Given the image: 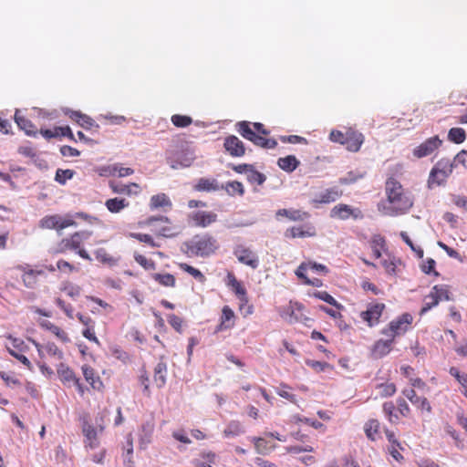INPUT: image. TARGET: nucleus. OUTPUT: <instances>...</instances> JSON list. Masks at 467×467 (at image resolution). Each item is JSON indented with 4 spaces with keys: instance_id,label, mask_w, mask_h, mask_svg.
Listing matches in <instances>:
<instances>
[{
    "instance_id": "50",
    "label": "nucleus",
    "mask_w": 467,
    "mask_h": 467,
    "mask_svg": "<svg viewBox=\"0 0 467 467\" xmlns=\"http://www.w3.org/2000/svg\"><path fill=\"white\" fill-rule=\"evenodd\" d=\"M383 412L385 416L387 417L388 420L390 423H397L399 420V417L397 413H395V405L392 401H387L383 403L382 406Z\"/></svg>"
},
{
    "instance_id": "60",
    "label": "nucleus",
    "mask_w": 467,
    "mask_h": 467,
    "mask_svg": "<svg viewBox=\"0 0 467 467\" xmlns=\"http://www.w3.org/2000/svg\"><path fill=\"white\" fill-rule=\"evenodd\" d=\"M73 175L74 171L72 170L57 169L55 180L60 184H65L67 180H70L73 177Z\"/></svg>"
},
{
    "instance_id": "48",
    "label": "nucleus",
    "mask_w": 467,
    "mask_h": 467,
    "mask_svg": "<svg viewBox=\"0 0 467 467\" xmlns=\"http://www.w3.org/2000/svg\"><path fill=\"white\" fill-rule=\"evenodd\" d=\"M448 140L453 143L461 144L466 140V133L462 128H451L448 132Z\"/></svg>"
},
{
    "instance_id": "59",
    "label": "nucleus",
    "mask_w": 467,
    "mask_h": 467,
    "mask_svg": "<svg viewBox=\"0 0 467 467\" xmlns=\"http://www.w3.org/2000/svg\"><path fill=\"white\" fill-rule=\"evenodd\" d=\"M364 176L365 173L349 171L345 177L339 179V183L342 185L353 184L358 180L362 179Z\"/></svg>"
},
{
    "instance_id": "64",
    "label": "nucleus",
    "mask_w": 467,
    "mask_h": 467,
    "mask_svg": "<svg viewBox=\"0 0 467 467\" xmlns=\"http://www.w3.org/2000/svg\"><path fill=\"white\" fill-rule=\"evenodd\" d=\"M397 406L398 411L401 416L409 417L410 415L411 410L404 399L399 398L397 400Z\"/></svg>"
},
{
    "instance_id": "28",
    "label": "nucleus",
    "mask_w": 467,
    "mask_h": 467,
    "mask_svg": "<svg viewBox=\"0 0 467 467\" xmlns=\"http://www.w3.org/2000/svg\"><path fill=\"white\" fill-rule=\"evenodd\" d=\"M393 342L394 339L392 337H389L385 340L379 339L376 341L371 349L372 356L376 358H380L388 355L392 349Z\"/></svg>"
},
{
    "instance_id": "38",
    "label": "nucleus",
    "mask_w": 467,
    "mask_h": 467,
    "mask_svg": "<svg viewBox=\"0 0 467 467\" xmlns=\"http://www.w3.org/2000/svg\"><path fill=\"white\" fill-rule=\"evenodd\" d=\"M199 456L200 458L193 462L195 467H213V464H214L217 460L216 453L211 451H202Z\"/></svg>"
},
{
    "instance_id": "57",
    "label": "nucleus",
    "mask_w": 467,
    "mask_h": 467,
    "mask_svg": "<svg viewBox=\"0 0 467 467\" xmlns=\"http://www.w3.org/2000/svg\"><path fill=\"white\" fill-rule=\"evenodd\" d=\"M130 236L139 242L145 243L149 244L150 247H160V244H157L152 236L148 234H141V233H133L130 234Z\"/></svg>"
},
{
    "instance_id": "45",
    "label": "nucleus",
    "mask_w": 467,
    "mask_h": 467,
    "mask_svg": "<svg viewBox=\"0 0 467 467\" xmlns=\"http://www.w3.org/2000/svg\"><path fill=\"white\" fill-rule=\"evenodd\" d=\"M398 265H400V260L391 255H388L387 258H384L381 261V265L384 267L386 273L389 275H397Z\"/></svg>"
},
{
    "instance_id": "19",
    "label": "nucleus",
    "mask_w": 467,
    "mask_h": 467,
    "mask_svg": "<svg viewBox=\"0 0 467 467\" xmlns=\"http://www.w3.org/2000/svg\"><path fill=\"white\" fill-rule=\"evenodd\" d=\"M317 234L315 226L312 223H306L298 226H292L288 228L285 236L287 238H305L313 237Z\"/></svg>"
},
{
    "instance_id": "5",
    "label": "nucleus",
    "mask_w": 467,
    "mask_h": 467,
    "mask_svg": "<svg viewBox=\"0 0 467 467\" xmlns=\"http://www.w3.org/2000/svg\"><path fill=\"white\" fill-rule=\"evenodd\" d=\"M329 140L332 142L345 145L348 151L358 152L364 143L365 137L358 130L353 128H348L345 131L337 130H331Z\"/></svg>"
},
{
    "instance_id": "42",
    "label": "nucleus",
    "mask_w": 467,
    "mask_h": 467,
    "mask_svg": "<svg viewBox=\"0 0 467 467\" xmlns=\"http://www.w3.org/2000/svg\"><path fill=\"white\" fill-rule=\"evenodd\" d=\"M154 431V423L151 421H147L141 425L140 434V442L141 445H148L151 441V438Z\"/></svg>"
},
{
    "instance_id": "23",
    "label": "nucleus",
    "mask_w": 467,
    "mask_h": 467,
    "mask_svg": "<svg viewBox=\"0 0 467 467\" xmlns=\"http://www.w3.org/2000/svg\"><path fill=\"white\" fill-rule=\"evenodd\" d=\"M81 370L86 381L91 386V388L98 391H103L104 383L100 377L96 373L95 369L88 364H84L81 367Z\"/></svg>"
},
{
    "instance_id": "11",
    "label": "nucleus",
    "mask_w": 467,
    "mask_h": 467,
    "mask_svg": "<svg viewBox=\"0 0 467 467\" xmlns=\"http://www.w3.org/2000/svg\"><path fill=\"white\" fill-rule=\"evenodd\" d=\"M442 140L438 135L431 137L415 147L412 150V155L416 159H421L431 155L441 146Z\"/></svg>"
},
{
    "instance_id": "9",
    "label": "nucleus",
    "mask_w": 467,
    "mask_h": 467,
    "mask_svg": "<svg viewBox=\"0 0 467 467\" xmlns=\"http://www.w3.org/2000/svg\"><path fill=\"white\" fill-rule=\"evenodd\" d=\"M15 269L20 271L22 273L21 279L23 285L29 289H34L36 287L38 284L39 276L45 275V271L42 269H34L31 265H17L15 266Z\"/></svg>"
},
{
    "instance_id": "20",
    "label": "nucleus",
    "mask_w": 467,
    "mask_h": 467,
    "mask_svg": "<svg viewBox=\"0 0 467 467\" xmlns=\"http://www.w3.org/2000/svg\"><path fill=\"white\" fill-rule=\"evenodd\" d=\"M235 325V314L229 306H224L222 309L220 322L216 326L214 332L219 333L231 329Z\"/></svg>"
},
{
    "instance_id": "47",
    "label": "nucleus",
    "mask_w": 467,
    "mask_h": 467,
    "mask_svg": "<svg viewBox=\"0 0 467 467\" xmlns=\"http://www.w3.org/2000/svg\"><path fill=\"white\" fill-rule=\"evenodd\" d=\"M94 254L96 260L104 265H113L117 262L105 248H98L95 250Z\"/></svg>"
},
{
    "instance_id": "49",
    "label": "nucleus",
    "mask_w": 467,
    "mask_h": 467,
    "mask_svg": "<svg viewBox=\"0 0 467 467\" xmlns=\"http://www.w3.org/2000/svg\"><path fill=\"white\" fill-rule=\"evenodd\" d=\"M377 389L379 390V394L382 398L391 397L396 391V385L392 382H385L377 385Z\"/></svg>"
},
{
    "instance_id": "53",
    "label": "nucleus",
    "mask_w": 467,
    "mask_h": 467,
    "mask_svg": "<svg viewBox=\"0 0 467 467\" xmlns=\"http://www.w3.org/2000/svg\"><path fill=\"white\" fill-rule=\"evenodd\" d=\"M171 121L177 128H186L192 123V119L187 115L174 114L171 118Z\"/></svg>"
},
{
    "instance_id": "12",
    "label": "nucleus",
    "mask_w": 467,
    "mask_h": 467,
    "mask_svg": "<svg viewBox=\"0 0 467 467\" xmlns=\"http://www.w3.org/2000/svg\"><path fill=\"white\" fill-rule=\"evenodd\" d=\"M217 214L210 211H195L188 214V222L194 227L206 228L217 221Z\"/></svg>"
},
{
    "instance_id": "17",
    "label": "nucleus",
    "mask_w": 467,
    "mask_h": 467,
    "mask_svg": "<svg viewBox=\"0 0 467 467\" xmlns=\"http://www.w3.org/2000/svg\"><path fill=\"white\" fill-rule=\"evenodd\" d=\"M36 348L40 358L46 356L61 360L64 357L63 351L54 342H47L45 345L40 344L35 339H29Z\"/></svg>"
},
{
    "instance_id": "24",
    "label": "nucleus",
    "mask_w": 467,
    "mask_h": 467,
    "mask_svg": "<svg viewBox=\"0 0 467 467\" xmlns=\"http://www.w3.org/2000/svg\"><path fill=\"white\" fill-rule=\"evenodd\" d=\"M82 432L85 436V446L89 449H96L99 446L98 438V430L88 421L85 420L82 424Z\"/></svg>"
},
{
    "instance_id": "35",
    "label": "nucleus",
    "mask_w": 467,
    "mask_h": 467,
    "mask_svg": "<svg viewBox=\"0 0 467 467\" xmlns=\"http://www.w3.org/2000/svg\"><path fill=\"white\" fill-rule=\"evenodd\" d=\"M105 206L109 212L112 213H119L122 210L130 206V202L124 198L114 197L108 199L105 202Z\"/></svg>"
},
{
    "instance_id": "61",
    "label": "nucleus",
    "mask_w": 467,
    "mask_h": 467,
    "mask_svg": "<svg viewBox=\"0 0 467 467\" xmlns=\"http://www.w3.org/2000/svg\"><path fill=\"white\" fill-rule=\"evenodd\" d=\"M57 269L58 271H60L61 273H66V274H71L73 272L78 271V268L74 265L70 264L69 262H67L64 259H59L57 262Z\"/></svg>"
},
{
    "instance_id": "27",
    "label": "nucleus",
    "mask_w": 467,
    "mask_h": 467,
    "mask_svg": "<svg viewBox=\"0 0 467 467\" xmlns=\"http://www.w3.org/2000/svg\"><path fill=\"white\" fill-rule=\"evenodd\" d=\"M276 218L286 217L290 221L303 222L310 217L308 212L298 209H279L275 213Z\"/></svg>"
},
{
    "instance_id": "10",
    "label": "nucleus",
    "mask_w": 467,
    "mask_h": 467,
    "mask_svg": "<svg viewBox=\"0 0 467 467\" xmlns=\"http://www.w3.org/2000/svg\"><path fill=\"white\" fill-rule=\"evenodd\" d=\"M305 310L303 304L290 301L282 317L290 324L306 323L309 318Z\"/></svg>"
},
{
    "instance_id": "62",
    "label": "nucleus",
    "mask_w": 467,
    "mask_h": 467,
    "mask_svg": "<svg viewBox=\"0 0 467 467\" xmlns=\"http://www.w3.org/2000/svg\"><path fill=\"white\" fill-rule=\"evenodd\" d=\"M288 389H290V387L288 385L281 384L280 389L277 390V394L280 397L286 399L287 400H289L293 403H296V396L294 394L290 393L288 391Z\"/></svg>"
},
{
    "instance_id": "4",
    "label": "nucleus",
    "mask_w": 467,
    "mask_h": 467,
    "mask_svg": "<svg viewBox=\"0 0 467 467\" xmlns=\"http://www.w3.org/2000/svg\"><path fill=\"white\" fill-rule=\"evenodd\" d=\"M74 218H79L88 223L97 220L96 217L85 213H77L75 215L66 214L64 216L56 213L46 215L40 219L38 227L43 230H55L57 233H61L66 228L76 227L78 225Z\"/></svg>"
},
{
    "instance_id": "46",
    "label": "nucleus",
    "mask_w": 467,
    "mask_h": 467,
    "mask_svg": "<svg viewBox=\"0 0 467 467\" xmlns=\"http://www.w3.org/2000/svg\"><path fill=\"white\" fill-rule=\"evenodd\" d=\"M152 278L154 281H156L157 283H159L160 285H161L163 286L174 287L175 284H176L175 277L171 274H169V273H166V274L156 273V274L152 275Z\"/></svg>"
},
{
    "instance_id": "37",
    "label": "nucleus",
    "mask_w": 467,
    "mask_h": 467,
    "mask_svg": "<svg viewBox=\"0 0 467 467\" xmlns=\"http://www.w3.org/2000/svg\"><path fill=\"white\" fill-rule=\"evenodd\" d=\"M167 366L159 362L154 368L153 381L157 388L161 389L166 384Z\"/></svg>"
},
{
    "instance_id": "34",
    "label": "nucleus",
    "mask_w": 467,
    "mask_h": 467,
    "mask_svg": "<svg viewBox=\"0 0 467 467\" xmlns=\"http://www.w3.org/2000/svg\"><path fill=\"white\" fill-rule=\"evenodd\" d=\"M342 195V191L337 187L325 190L319 196L315 199L317 203H329L337 201Z\"/></svg>"
},
{
    "instance_id": "15",
    "label": "nucleus",
    "mask_w": 467,
    "mask_h": 467,
    "mask_svg": "<svg viewBox=\"0 0 467 467\" xmlns=\"http://www.w3.org/2000/svg\"><path fill=\"white\" fill-rule=\"evenodd\" d=\"M331 217L340 220H348L349 218L361 219L363 217L362 212L358 208H352L351 206L340 203L333 207L331 210Z\"/></svg>"
},
{
    "instance_id": "18",
    "label": "nucleus",
    "mask_w": 467,
    "mask_h": 467,
    "mask_svg": "<svg viewBox=\"0 0 467 467\" xmlns=\"http://www.w3.org/2000/svg\"><path fill=\"white\" fill-rule=\"evenodd\" d=\"M109 186L114 194H123L129 197L138 196L142 192L141 186L137 182L124 184L109 182Z\"/></svg>"
},
{
    "instance_id": "55",
    "label": "nucleus",
    "mask_w": 467,
    "mask_h": 467,
    "mask_svg": "<svg viewBox=\"0 0 467 467\" xmlns=\"http://www.w3.org/2000/svg\"><path fill=\"white\" fill-rule=\"evenodd\" d=\"M449 373L452 376L457 382L461 385L462 389L467 388V373L461 372L456 367H451Z\"/></svg>"
},
{
    "instance_id": "58",
    "label": "nucleus",
    "mask_w": 467,
    "mask_h": 467,
    "mask_svg": "<svg viewBox=\"0 0 467 467\" xmlns=\"http://www.w3.org/2000/svg\"><path fill=\"white\" fill-rule=\"evenodd\" d=\"M385 240L380 236H376L371 242V250L375 258L381 256V250L384 248Z\"/></svg>"
},
{
    "instance_id": "7",
    "label": "nucleus",
    "mask_w": 467,
    "mask_h": 467,
    "mask_svg": "<svg viewBox=\"0 0 467 467\" xmlns=\"http://www.w3.org/2000/svg\"><path fill=\"white\" fill-rule=\"evenodd\" d=\"M237 132L245 140L252 141L255 146L264 149H275L277 142L275 139H267L256 134L253 125L249 121H239L235 124Z\"/></svg>"
},
{
    "instance_id": "56",
    "label": "nucleus",
    "mask_w": 467,
    "mask_h": 467,
    "mask_svg": "<svg viewBox=\"0 0 467 467\" xmlns=\"http://www.w3.org/2000/svg\"><path fill=\"white\" fill-rule=\"evenodd\" d=\"M134 259L145 270H154L156 268V263L142 254H135Z\"/></svg>"
},
{
    "instance_id": "51",
    "label": "nucleus",
    "mask_w": 467,
    "mask_h": 467,
    "mask_svg": "<svg viewBox=\"0 0 467 467\" xmlns=\"http://www.w3.org/2000/svg\"><path fill=\"white\" fill-rule=\"evenodd\" d=\"M246 177L249 182L257 185H262L266 180L265 175L256 171L253 165L247 172Z\"/></svg>"
},
{
    "instance_id": "43",
    "label": "nucleus",
    "mask_w": 467,
    "mask_h": 467,
    "mask_svg": "<svg viewBox=\"0 0 467 467\" xmlns=\"http://www.w3.org/2000/svg\"><path fill=\"white\" fill-rule=\"evenodd\" d=\"M440 301L441 296L431 290V293L424 298V306L420 309V315L422 316L427 313L432 307L436 306Z\"/></svg>"
},
{
    "instance_id": "16",
    "label": "nucleus",
    "mask_w": 467,
    "mask_h": 467,
    "mask_svg": "<svg viewBox=\"0 0 467 467\" xmlns=\"http://www.w3.org/2000/svg\"><path fill=\"white\" fill-rule=\"evenodd\" d=\"M223 148L232 157L238 158L245 154L244 142L235 135H228L224 138Z\"/></svg>"
},
{
    "instance_id": "6",
    "label": "nucleus",
    "mask_w": 467,
    "mask_h": 467,
    "mask_svg": "<svg viewBox=\"0 0 467 467\" xmlns=\"http://www.w3.org/2000/svg\"><path fill=\"white\" fill-rule=\"evenodd\" d=\"M454 167V162L451 161L449 159H441L438 161L430 171L427 180L428 189L444 185L448 178L451 175Z\"/></svg>"
},
{
    "instance_id": "31",
    "label": "nucleus",
    "mask_w": 467,
    "mask_h": 467,
    "mask_svg": "<svg viewBox=\"0 0 467 467\" xmlns=\"http://www.w3.org/2000/svg\"><path fill=\"white\" fill-rule=\"evenodd\" d=\"M227 285L235 293L240 300L247 302L246 290L233 273H228L227 275Z\"/></svg>"
},
{
    "instance_id": "26",
    "label": "nucleus",
    "mask_w": 467,
    "mask_h": 467,
    "mask_svg": "<svg viewBox=\"0 0 467 467\" xmlns=\"http://www.w3.org/2000/svg\"><path fill=\"white\" fill-rule=\"evenodd\" d=\"M385 435H386L388 441L389 442V454L397 462L403 461L404 458H403L402 454L400 452V451L403 450V448H402L400 442L396 438L394 432L387 429V430H385Z\"/></svg>"
},
{
    "instance_id": "63",
    "label": "nucleus",
    "mask_w": 467,
    "mask_h": 467,
    "mask_svg": "<svg viewBox=\"0 0 467 467\" xmlns=\"http://www.w3.org/2000/svg\"><path fill=\"white\" fill-rule=\"evenodd\" d=\"M306 364L317 372L324 371L327 368H330V365L327 362L313 359H306Z\"/></svg>"
},
{
    "instance_id": "41",
    "label": "nucleus",
    "mask_w": 467,
    "mask_h": 467,
    "mask_svg": "<svg viewBox=\"0 0 467 467\" xmlns=\"http://www.w3.org/2000/svg\"><path fill=\"white\" fill-rule=\"evenodd\" d=\"M299 161L294 155H288L283 158H279L277 164L285 171L292 172L299 165Z\"/></svg>"
},
{
    "instance_id": "33",
    "label": "nucleus",
    "mask_w": 467,
    "mask_h": 467,
    "mask_svg": "<svg viewBox=\"0 0 467 467\" xmlns=\"http://www.w3.org/2000/svg\"><path fill=\"white\" fill-rule=\"evenodd\" d=\"M40 326L50 331L53 335H55L61 342L63 343H68L70 342V338L68 337V334L64 330L62 329L61 327H59L58 326L51 323L50 321L48 320H44L40 323Z\"/></svg>"
},
{
    "instance_id": "14",
    "label": "nucleus",
    "mask_w": 467,
    "mask_h": 467,
    "mask_svg": "<svg viewBox=\"0 0 467 467\" xmlns=\"http://www.w3.org/2000/svg\"><path fill=\"white\" fill-rule=\"evenodd\" d=\"M384 309L385 305L383 303L370 304L367 310L360 313V317L368 327H374L379 324Z\"/></svg>"
},
{
    "instance_id": "1",
    "label": "nucleus",
    "mask_w": 467,
    "mask_h": 467,
    "mask_svg": "<svg viewBox=\"0 0 467 467\" xmlns=\"http://www.w3.org/2000/svg\"><path fill=\"white\" fill-rule=\"evenodd\" d=\"M385 194L395 215L406 213L413 206V196L394 177L387 179L385 182Z\"/></svg>"
},
{
    "instance_id": "40",
    "label": "nucleus",
    "mask_w": 467,
    "mask_h": 467,
    "mask_svg": "<svg viewBox=\"0 0 467 467\" xmlns=\"http://www.w3.org/2000/svg\"><path fill=\"white\" fill-rule=\"evenodd\" d=\"M15 121L16 122L17 126L25 130V132L27 134V135H35L36 134V131H35V127L34 125L32 124V122L27 119L25 116H23L21 114V111L19 109H16V113H15Z\"/></svg>"
},
{
    "instance_id": "22",
    "label": "nucleus",
    "mask_w": 467,
    "mask_h": 467,
    "mask_svg": "<svg viewBox=\"0 0 467 467\" xmlns=\"http://www.w3.org/2000/svg\"><path fill=\"white\" fill-rule=\"evenodd\" d=\"M402 394L419 410L431 413L432 408L425 397L418 396L413 389H404Z\"/></svg>"
},
{
    "instance_id": "54",
    "label": "nucleus",
    "mask_w": 467,
    "mask_h": 467,
    "mask_svg": "<svg viewBox=\"0 0 467 467\" xmlns=\"http://www.w3.org/2000/svg\"><path fill=\"white\" fill-rule=\"evenodd\" d=\"M314 297L318 298L331 306H336L337 308L340 309L342 306L327 291H316L312 295Z\"/></svg>"
},
{
    "instance_id": "30",
    "label": "nucleus",
    "mask_w": 467,
    "mask_h": 467,
    "mask_svg": "<svg viewBox=\"0 0 467 467\" xmlns=\"http://www.w3.org/2000/svg\"><path fill=\"white\" fill-rule=\"evenodd\" d=\"M268 437H253L252 441L254 445V449L257 453L259 454H269L272 452L275 448L276 445L274 443H271L269 441H267Z\"/></svg>"
},
{
    "instance_id": "52",
    "label": "nucleus",
    "mask_w": 467,
    "mask_h": 467,
    "mask_svg": "<svg viewBox=\"0 0 467 467\" xmlns=\"http://www.w3.org/2000/svg\"><path fill=\"white\" fill-rule=\"evenodd\" d=\"M223 188L228 192V194L232 196L236 194L243 196L244 193V189L242 182L237 181L228 182Z\"/></svg>"
},
{
    "instance_id": "29",
    "label": "nucleus",
    "mask_w": 467,
    "mask_h": 467,
    "mask_svg": "<svg viewBox=\"0 0 467 467\" xmlns=\"http://www.w3.org/2000/svg\"><path fill=\"white\" fill-rule=\"evenodd\" d=\"M61 382L65 385H71L78 381L76 373L67 365L60 363L57 368Z\"/></svg>"
},
{
    "instance_id": "13",
    "label": "nucleus",
    "mask_w": 467,
    "mask_h": 467,
    "mask_svg": "<svg viewBox=\"0 0 467 467\" xmlns=\"http://www.w3.org/2000/svg\"><path fill=\"white\" fill-rule=\"evenodd\" d=\"M234 254L241 264L252 269H256L259 266V258L256 254L244 245H237L234 250Z\"/></svg>"
},
{
    "instance_id": "2",
    "label": "nucleus",
    "mask_w": 467,
    "mask_h": 467,
    "mask_svg": "<svg viewBox=\"0 0 467 467\" xmlns=\"http://www.w3.org/2000/svg\"><path fill=\"white\" fill-rule=\"evenodd\" d=\"M219 248L217 240L208 234H197L183 243L182 251L189 257H208Z\"/></svg>"
},
{
    "instance_id": "25",
    "label": "nucleus",
    "mask_w": 467,
    "mask_h": 467,
    "mask_svg": "<svg viewBox=\"0 0 467 467\" xmlns=\"http://www.w3.org/2000/svg\"><path fill=\"white\" fill-rule=\"evenodd\" d=\"M149 207L151 211L159 209L167 211L171 209L172 202L166 193L161 192L150 197Z\"/></svg>"
},
{
    "instance_id": "36",
    "label": "nucleus",
    "mask_w": 467,
    "mask_h": 467,
    "mask_svg": "<svg viewBox=\"0 0 467 467\" xmlns=\"http://www.w3.org/2000/svg\"><path fill=\"white\" fill-rule=\"evenodd\" d=\"M69 118L87 130H90L94 126L97 128L99 127V125L95 124L94 120L89 116L83 114L80 111H71Z\"/></svg>"
},
{
    "instance_id": "8",
    "label": "nucleus",
    "mask_w": 467,
    "mask_h": 467,
    "mask_svg": "<svg viewBox=\"0 0 467 467\" xmlns=\"http://www.w3.org/2000/svg\"><path fill=\"white\" fill-rule=\"evenodd\" d=\"M413 322V317L410 313H403L397 318L389 322L387 327L383 328L381 333L388 337L395 339L396 337L405 334Z\"/></svg>"
},
{
    "instance_id": "44",
    "label": "nucleus",
    "mask_w": 467,
    "mask_h": 467,
    "mask_svg": "<svg viewBox=\"0 0 467 467\" xmlns=\"http://www.w3.org/2000/svg\"><path fill=\"white\" fill-rule=\"evenodd\" d=\"M178 267L202 284L206 281L205 275L199 269L186 263H178Z\"/></svg>"
},
{
    "instance_id": "3",
    "label": "nucleus",
    "mask_w": 467,
    "mask_h": 467,
    "mask_svg": "<svg viewBox=\"0 0 467 467\" xmlns=\"http://www.w3.org/2000/svg\"><path fill=\"white\" fill-rule=\"evenodd\" d=\"M92 234L91 231L83 230L78 231L67 237L62 238L54 249L55 254H66L68 251H74L82 259L91 261V257L88 251L83 248V244Z\"/></svg>"
},
{
    "instance_id": "39",
    "label": "nucleus",
    "mask_w": 467,
    "mask_h": 467,
    "mask_svg": "<svg viewBox=\"0 0 467 467\" xmlns=\"http://www.w3.org/2000/svg\"><path fill=\"white\" fill-rule=\"evenodd\" d=\"M197 192H215L220 189L218 182L215 179L201 178L193 186Z\"/></svg>"
},
{
    "instance_id": "32",
    "label": "nucleus",
    "mask_w": 467,
    "mask_h": 467,
    "mask_svg": "<svg viewBox=\"0 0 467 467\" xmlns=\"http://www.w3.org/2000/svg\"><path fill=\"white\" fill-rule=\"evenodd\" d=\"M366 436L370 441H377L381 437L380 422L376 419L368 420L364 425Z\"/></svg>"
},
{
    "instance_id": "21",
    "label": "nucleus",
    "mask_w": 467,
    "mask_h": 467,
    "mask_svg": "<svg viewBox=\"0 0 467 467\" xmlns=\"http://www.w3.org/2000/svg\"><path fill=\"white\" fill-rule=\"evenodd\" d=\"M162 222L166 223L169 225L162 226L158 231V235L165 237V238H173L178 234V232L175 230L173 226H171V220L167 216H150L147 218L145 221V224L147 225H152L154 222Z\"/></svg>"
}]
</instances>
